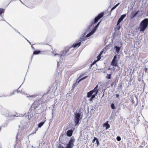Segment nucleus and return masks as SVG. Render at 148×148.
I'll list each match as a JSON object with an SVG mask.
<instances>
[{
    "label": "nucleus",
    "mask_w": 148,
    "mask_h": 148,
    "mask_svg": "<svg viewBox=\"0 0 148 148\" xmlns=\"http://www.w3.org/2000/svg\"><path fill=\"white\" fill-rule=\"evenodd\" d=\"M29 42V43H30L31 45V44L30 42Z\"/></svg>",
    "instance_id": "obj_38"
},
{
    "label": "nucleus",
    "mask_w": 148,
    "mask_h": 148,
    "mask_svg": "<svg viewBox=\"0 0 148 148\" xmlns=\"http://www.w3.org/2000/svg\"><path fill=\"white\" fill-rule=\"evenodd\" d=\"M93 93L91 90H90V92H88L87 94V97L89 98L92 95V94Z\"/></svg>",
    "instance_id": "obj_15"
},
{
    "label": "nucleus",
    "mask_w": 148,
    "mask_h": 148,
    "mask_svg": "<svg viewBox=\"0 0 148 148\" xmlns=\"http://www.w3.org/2000/svg\"><path fill=\"white\" fill-rule=\"evenodd\" d=\"M39 102L40 101L38 100H36L34 101L33 103V106H34V107L35 108H36L39 107L40 105Z\"/></svg>",
    "instance_id": "obj_9"
},
{
    "label": "nucleus",
    "mask_w": 148,
    "mask_h": 148,
    "mask_svg": "<svg viewBox=\"0 0 148 148\" xmlns=\"http://www.w3.org/2000/svg\"><path fill=\"white\" fill-rule=\"evenodd\" d=\"M81 116L80 113H77L75 114L74 116V122L75 125H78L80 120V117Z\"/></svg>",
    "instance_id": "obj_5"
},
{
    "label": "nucleus",
    "mask_w": 148,
    "mask_h": 148,
    "mask_svg": "<svg viewBox=\"0 0 148 148\" xmlns=\"http://www.w3.org/2000/svg\"><path fill=\"white\" fill-rule=\"evenodd\" d=\"M35 129H35V131L34 132V133H36V131L38 130V128H36Z\"/></svg>",
    "instance_id": "obj_33"
},
{
    "label": "nucleus",
    "mask_w": 148,
    "mask_h": 148,
    "mask_svg": "<svg viewBox=\"0 0 148 148\" xmlns=\"http://www.w3.org/2000/svg\"><path fill=\"white\" fill-rule=\"evenodd\" d=\"M96 96V95H92V96H91V97L90 99H89V101H92L93 99Z\"/></svg>",
    "instance_id": "obj_22"
},
{
    "label": "nucleus",
    "mask_w": 148,
    "mask_h": 148,
    "mask_svg": "<svg viewBox=\"0 0 148 148\" xmlns=\"http://www.w3.org/2000/svg\"><path fill=\"white\" fill-rule=\"evenodd\" d=\"M95 31H94L93 29L92 30V31H91V32H90L89 34H87L86 36L87 37H88L90 36H91V35H92V34H93L94 32H95Z\"/></svg>",
    "instance_id": "obj_16"
},
{
    "label": "nucleus",
    "mask_w": 148,
    "mask_h": 148,
    "mask_svg": "<svg viewBox=\"0 0 148 148\" xmlns=\"http://www.w3.org/2000/svg\"><path fill=\"white\" fill-rule=\"evenodd\" d=\"M87 77V76H85V77H84L82 78H81L78 81V83L80 81H81L84 79H85V78H86V77Z\"/></svg>",
    "instance_id": "obj_24"
},
{
    "label": "nucleus",
    "mask_w": 148,
    "mask_h": 148,
    "mask_svg": "<svg viewBox=\"0 0 148 148\" xmlns=\"http://www.w3.org/2000/svg\"><path fill=\"white\" fill-rule=\"evenodd\" d=\"M40 53V51H35L33 52V54L37 55Z\"/></svg>",
    "instance_id": "obj_18"
},
{
    "label": "nucleus",
    "mask_w": 148,
    "mask_h": 148,
    "mask_svg": "<svg viewBox=\"0 0 148 148\" xmlns=\"http://www.w3.org/2000/svg\"><path fill=\"white\" fill-rule=\"evenodd\" d=\"M44 123V122H41L39 123L38 125V127H41L43 125Z\"/></svg>",
    "instance_id": "obj_19"
},
{
    "label": "nucleus",
    "mask_w": 148,
    "mask_h": 148,
    "mask_svg": "<svg viewBox=\"0 0 148 148\" xmlns=\"http://www.w3.org/2000/svg\"><path fill=\"white\" fill-rule=\"evenodd\" d=\"M116 97H117V98H118L119 97V95L118 94H116Z\"/></svg>",
    "instance_id": "obj_32"
},
{
    "label": "nucleus",
    "mask_w": 148,
    "mask_h": 148,
    "mask_svg": "<svg viewBox=\"0 0 148 148\" xmlns=\"http://www.w3.org/2000/svg\"><path fill=\"white\" fill-rule=\"evenodd\" d=\"M98 85H97L95 87V88L93 89V90H92V92L95 93V94H94V95H96L97 94L98 90L97 89V88H98Z\"/></svg>",
    "instance_id": "obj_11"
},
{
    "label": "nucleus",
    "mask_w": 148,
    "mask_h": 148,
    "mask_svg": "<svg viewBox=\"0 0 148 148\" xmlns=\"http://www.w3.org/2000/svg\"><path fill=\"white\" fill-rule=\"evenodd\" d=\"M114 48L115 49L117 53H119L120 51L121 47L116 46L114 47Z\"/></svg>",
    "instance_id": "obj_14"
},
{
    "label": "nucleus",
    "mask_w": 148,
    "mask_h": 148,
    "mask_svg": "<svg viewBox=\"0 0 148 148\" xmlns=\"http://www.w3.org/2000/svg\"><path fill=\"white\" fill-rule=\"evenodd\" d=\"M101 22V21H100L99 22L93 29L94 31H95L97 30Z\"/></svg>",
    "instance_id": "obj_17"
},
{
    "label": "nucleus",
    "mask_w": 148,
    "mask_h": 148,
    "mask_svg": "<svg viewBox=\"0 0 148 148\" xmlns=\"http://www.w3.org/2000/svg\"><path fill=\"white\" fill-rule=\"evenodd\" d=\"M111 107L112 109H115L114 105L113 103L111 104Z\"/></svg>",
    "instance_id": "obj_25"
},
{
    "label": "nucleus",
    "mask_w": 148,
    "mask_h": 148,
    "mask_svg": "<svg viewBox=\"0 0 148 148\" xmlns=\"http://www.w3.org/2000/svg\"><path fill=\"white\" fill-rule=\"evenodd\" d=\"M103 127H106V130H107L110 127V125L108 123V121L107 122L104 123L103 125Z\"/></svg>",
    "instance_id": "obj_13"
},
{
    "label": "nucleus",
    "mask_w": 148,
    "mask_h": 148,
    "mask_svg": "<svg viewBox=\"0 0 148 148\" xmlns=\"http://www.w3.org/2000/svg\"><path fill=\"white\" fill-rule=\"evenodd\" d=\"M16 91H13V92L11 93L10 94V96L12 95L15 94V93L16 92Z\"/></svg>",
    "instance_id": "obj_27"
},
{
    "label": "nucleus",
    "mask_w": 148,
    "mask_h": 148,
    "mask_svg": "<svg viewBox=\"0 0 148 148\" xmlns=\"http://www.w3.org/2000/svg\"><path fill=\"white\" fill-rule=\"evenodd\" d=\"M148 24V18H145L140 23L138 28L140 32L144 31L147 28Z\"/></svg>",
    "instance_id": "obj_1"
},
{
    "label": "nucleus",
    "mask_w": 148,
    "mask_h": 148,
    "mask_svg": "<svg viewBox=\"0 0 148 148\" xmlns=\"http://www.w3.org/2000/svg\"><path fill=\"white\" fill-rule=\"evenodd\" d=\"M116 56H115L114 57L113 59L112 60L111 63V65L113 66H118L117 65V62L116 60Z\"/></svg>",
    "instance_id": "obj_7"
},
{
    "label": "nucleus",
    "mask_w": 148,
    "mask_h": 148,
    "mask_svg": "<svg viewBox=\"0 0 148 148\" xmlns=\"http://www.w3.org/2000/svg\"><path fill=\"white\" fill-rule=\"evenodd\" d=\"M145 69H146V70H147V68H145Z\"/></svg>",
    "instance_id": "obj_41"
},
{
    "label": "nucleus",
    "mask_w": 148,
    "mask_h": 148,
    "mask_svg": "<svg viewBox=\"0 0 148 148\" xmlns=\"http://www.w3.org/2000/svg\"><path fill=\"white\" fill-rule=\"evenodd\" d=\"M126 16V15L125 14H123L121 16V17L119 18L117 24V26H118L119 25L121 22L123 21V19Z\"/></svg>",
    "instance_id": "obj_8"
},
{
    "label": "nucleus",
    "mask_w": 148,
    "mask_h": 148,
    "mask_svg": "<svg viewBox=\"0 0 148 148\" xmlns=\"http://www.w3.org/2000/svg\"><path fill=\"white\" fill-rule=\"evenodd\" d=\"M118 27H119V28H118V29H119L120 28V25H119V26H118Z\"/></svg>",
    "instance_id": "obj_36"
},
{
    "label": "nucleus",
    "mask_w": 148,
    "mask_h": 148,
    "mask_svg": "<svg viewBox=\"0 0 148 148\" xmlns=\"http://www.w3.org/2000/svg\"><path fill=\"white\" fill-rule=\"evenodd\" d=\"M73 133V131L72 130H69L67 131L66 134L68 136L70 137L72 136Z\"/></svg>",
    "instance_id": "obj_12"
},
{
    "label": "nucleus",
    "mask_w": 148,
    "mask_h": 148,
    "mask_svg": "<svg viewBox=\"0 0 148 148\" xmlns=\"http://www.w3.org/2000/svg\"><path fill=\"white\" fill-rule=\"evenodd\" d=\"M84 40L83 38H81L80 40H78L77 42L74 43L71 47H72L77 48L80 46L81 45L82 41Z\"/></svg>",
    "instance_id": "obj_6"
},
{
    "label": "nucleus",
    "mask_w": 148,
    "mask_h": 148,
    "mask_svg": "<svg viewBox=\"0 0 148 148\" xmlns=\"http://www.w3.org/2000/svg\"><path fill=\"white\" fill-rule=\"evenodd\" d=\"M96 62V61L94 62V63H95Z\"/></svg>",
    "instance_id": "obj_40"
},
{
    "label": "nucleus",
    "mask_w": 148,
    "mask_h": 148,
    "mask_svg": "<svg viewBox=\"0 0 148 148\" xmlns=\"http://www.w3.org/2000/svg\"><path fill=\"white\" fill-rule=\"evenodd\" d=\"M140 12V11L138 10L135 13H133L132 12L131 13L130 17V18L132 19L135 17L136 15L138 14V13Z\"/></svg>",
    "instance_id": "obj_10"
},
{
    "label": "nucleus",
    "mask_w": 148,
    "mask_h": 148,
    "mask_svg": "<svg viewBox=\"0 0 148 148\" xmlns=\"http://www.w3.org/2000/svg\"><path fill=\"white\" fill-rule=\"evenodd\" d=\"M114 84V82H113V83H112L111 86L112 87L113 86V85Z\"/></svg>",
    "instance_id": "obj_34"
},
{
    "label": "nucleus",
    "mask_w": 148,
    "mask_h": 148,
    "mask_svg": "<svg viewBox=\"0 0 148 148\" xmlns=\"http://www.w3.org/2000/svg\"><path fill=\"white\" fill-rule=\"evenodd\" d=\"M96 143L97 144V145L98 146L99 145V142L98 140L97 139L96 140Z\"/></svg>",
    "instance_id": "obj_30"
},
{
    "label": "nucleus",
    "mask_w": 148,
    "mask_h": 148,
    "mask_svg": "<svg viewBox=\"0 0 148 148\" xmlns=\"http://www.w3.org/2000/svg\"><path fill=\"white\" fill-rule=\"evenodd\" d=\"M120 4L119 3H118L115 5L112 8L111 10V11L113 10L119 4Z\"/></svg>",
    "instance_id": "obj_21"
},
{
    "label": "nucleus",
    "mask_w": 148,
    "mask_h": 148,
    "mask_svg": "<svg viewBox=\"0 0 148 148\" xmlns=\"http://www.w3.org/2000/svg\"><path fill=\"white\" fill-rule=\"evenodd\" d=\"M76 85V84H74L73 85V86H75Z\"/></svg>",
    "instance_id": "obj_37"
},
{
    "label": "nucleus",
    "mask_w": 148,
    "mask_h": 148,
    "mask_svg": "<svg viewBox=\"0 0 148 148\" xmlns=\"http://www.w3.org/2000/svg\"><path fill=\"white\" fill-rule=\"evenodd\" d=\"M117 140L118 141H120L121 140V138L119 136H117L116 138Z\"/></svg>",
    "instance_id": "obj_28"
},
{
    "label": "nucleus",
    "mask_w": 148,
    "mask_h": 148,
    "mask_svg": "<svg viewBox=\"0 0 148 148\" xmlns=\"http://www.w3.org/2000/svg\"><path fill=\"white\" fill-rule=\"evenodd\" d=\"M111 74H107L106 76V78L108 79H110L111 78Z\"/></svg>",
    "instance_id": "obj_23"
},
{
    "label": "nucleus",
    "mask_w": 148,
    "mask_h": 148,
    "mask_svg": "<svg viewBox=\"0 0 148 148\" xmlns=\"http://www.w3.org/2000/svg\"><path fill=\"white\" fill-rule=\"evenodd\" d=\"M5 10L3 8H0V15L4 13Z\"/></svg>",
    "instance_id": "obj_20"
},
{
    "label": "nucleus",
    "mask_w": 148,
    "mask_h": 148,
    "mask_svg": "<svg viewBox=\"0 0 148 148\" xmlns=\"http://www.w3.org/2000/svg\"><path fill=\"white\" fill-rule=\"evenodd\" d=\"M75 140L74 138H71L68 144H67L66 147L65 148H72L74 145V142ZM59 148H64L62 146L60 145Z\"/></svg>",
    "instance_id": "obj_2"
},
{
    "label": "nucleus",
    "mask_w": 148,
    "mask_h": 148,
    "mask_svg": "<svg viewBox=\"0 0 148 148\" xmlns=\"http://www.w3.org/2000/svg\"><path fill=\"white\" fill-rule=\"evenodd\" d=\"M103 51H101V52L99 54V55H100V56H101V55H102V53H103Z\"/></svg>",
    "instance_id": "obj_31"
},
{
    "label": "nucleus",
    "mask_w": 148,
    "mask_h": 148,
    "mask_svg": "<svg viewBox=\"0 0 148 148\" xmlns=\"http://www.w3.org/2000/svg\"><path fill=\"white\" fill-rule=\"evenodd\" d=\"M104 15V13L103 12H101L97 16H96L94 19V20L93 21L92 23L90 26H92L94 24L96 23L99 19L102 18Z\"/></svg>",
    "instance_id": "obj_3"
},
{
    "label": "nucleus",
    "mask_w": 148,
    "mask_h": 148,
    "mask_svg": "<svg viewBox=\"0 0 148 148\" xmlns=\"http://www.w3.org/2000/svg\"><path fill=\"white\" fill-rule=\"evenodd\" d=\"M71 48H72L71 46L66 47H65L64 50L62 51V53L61 55L58 54H55L54 55L56 56V55H58L60 56V57H61L62 56H65L67 52L69 51V50Z\"/></svg>",
    "instance_id": "obj_4"
},
{
    "label": "nucleus",
    "mask_w": 148,
    "mask_h": 148,
    "mask_svg": "<svg viewBox=\"0 0 148 148\" xmlns=\"http://www.w3.org/2000/svg\"><path fill=\"white\" fill-rule=\"evenodd\" d=\"M32 48H34V47L32 46Z\"/></svg>",
    "instance_id": "obj_39"
},
{
    "label": "nucleus",
    "mask_w": 148,
    "mask_h": 148,
    "mask_svg": "<svg viewBox=\"0 0 148 148\" xmlns=\"http://www.w3.org/2000/svg\"><path fill=\"white\" fill-rule=\"evenodd\" d=\"M97 138H96V137H94V139H93V140H92V143H94L95 140H97Z\"/></svg>",
    "instance_id": "obj_29"
},
{
    "label": "nucleus",
    "mask_w": 148,
    "mask_h": 148,
    "mask_svg": "<svg viewBox=\"0 0 148 148\" xmlns=\"http://www.w3.org/2000/svg\"><path fill=\"white\" fill-rule=\"evenodd\" d=\"M120 88H122V84H121L120 85Z\"/></svg>",
    "instance_id": "obj_35"
},
{
    "label": "nucleus",
    "mask_w": 148,
    "mask_h": 148,
    "mask_svg": "<svg viewBox=\"0 0 148 148\" xmlns=\"http://www.w3.org/2000/svg\"><path fill=\"white\" fill-rule=\"evenodd\" d=\"M97 61H98L100 60V59L101 58V56H100L99 55L97 57Z\"/></svg>",
    "instance_id": "obj_26"
}]
</instances>
